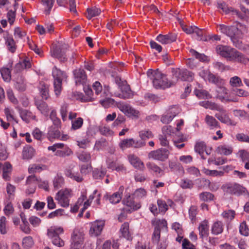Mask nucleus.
<instances>
[{
  "label": "nucleus",
  "instance_id": "f257e3e1",
  "mask_svg": "<svg viewBox=\"0 0 249 249\" xmlns=\"http://www.w3.org/2000/svg\"><path fill=\"white\" fill-rule=\"evenodd\" d=\"M217 28L221 33L231 38L235 46L238 47L239 46V43L238 39L242 37L243 33L238 27L219 24L217 25Z\"/></svg>",
  "mask_w": 249,
  "mask_h": 249
},
{
  "label": "nucleus",
  "instance_id": "f03ea898",
  "mask_svg": "<svg viewBox=\"0 0 249 249\" xmlns=\"http://www.w3.org/2000/svg\"><path fill=\"white\" fill-rule=\"evenodd\" d=\"M152 77L153 87L156 89H165L176 85V81L173 79L169 81L166 75L159 71L152 72Z\"/></svg>",
  "mask_w": 249,
  "mask_h": 249
},
{
  "label": "nucleus",
  "instance_id": "7ed1b4c3",
  "mask_svg": "<svg viewBox=\"0 0 249 249\" xmlns=\"http://www.w3.org/2000/svg\"><path fill=\"white\" fill-rule=\"evenodd\" d=\"M53 77V87L55 94L57 97L59 96L62 91V81L67 78L65 72L54 66L52 70Z\"/></svg>",
  "mask_w": 249,
  "mask_h": 249
},
{
  "label": "nucleus",
  "instance_id": "20e7f679",
  "mask_svg": "<svg viewBox=\"0 0 249 249\" xmlns=\"http://www.w3.org/2000/svg\"><path fill=\"white\" fill-rule=\"evenodd\" d=\"M222 188L227 194L249 196V193L247 189L236 183H226L222 186Z\"/></svg>",
  "mask_w": 249,
  "mask_h": 249
},
{
  "label": "nucleus",
  "instance_id": "39448f33",
  "mask_svg": "<svg viewBox=\"0 0 249 249\" xmlns=\"http://www.w3.org/2000/svg\"><path fill=\"white\" fill-rule=\"evenodd\" d=\"M172 72L173 81H176V84L179 80L192 81L194 78V73L186 69H173Z\"/></svg>",
  "mask_w": 249,
  "mask_h": 249
},
{
  "label": "nucleus",
  "instance_id": "423d86ee",
  "mask_svg": "<svg viewBox=\"0 0 249 249\" xmlns=\"http://www.w3.org/2000/svg\"><path fill=\"white\" fill-rule=\"evenodd\" d=\"M72 196L71 190L69 189H61L56 193L55 199L60 206L67 208L70 205V199Z\"/></svg>",
  "mask_w": 249,
  "mask_h": 249
},
{
  "label": "nucleus",
  "instance_id": "0eeeda50",
  "mask_svg": "<svg viewBox=\"0 0 249 249\" xmlns=\"http://www.w3.org/2000/svg\"><path fill=\"white\" fill-rule=\"evenodd\" d=\"M170 155L169 150L160 148L155 150H153L148 153V157L149 159H152L154 160L160 161H164L166 160Z\"/></svg>",
  "mask_w": 249,
  "mask_h": 249
},
{
  "label": "nucleus",
  "instance_id": "6e6552de",
  "mask_svg": "<svg viewBox=\"0 0 249 249\" xmlns=\"http://www.w3.org/2000/svg\"><path fill=\"white\" fill-rule=\"evenodd\" d=\"M124 187V186H120L118 191L111 194L107 192L103 196V200H108L110 203L112 204H116L119 203L122 200Z\"/></svg>",
  "mask_w": 249,
  "mask_h": 249
},
{
  "label": "nucleus",
  "instance_id": "1a4fd4ad",
  "mask_svg": "<svg viewBox=\"0 0 249 249\" xmlns=\"http://www.w3.org/2000/svg\"><path fill=\"white\" fill-rule=\"evenodd\" d=\"M235 49L228 45H218L215 48L216 53L221 56L231 61Z\"/></svg>",
  "mask_w": 249,
  "mask_h": 249
},
{
  "label": "nucleus",
  "instance_id": "9d476101",
  "mask_svg": "<svg viewBox=\"0 0 249 249\" xmlns=\"http://www.w3.org/2000/svg\"><path fill=\"white\" fill-rule=\"evenodd\" d=\"M123 204L129 208L127 211L131 213L132 211H137L141 208V202L132 195L126 196L122 201Z\"/></svg>",
  "mask_w": 249,
  "mask_h": 249
},
{
  "label": "nucleus",
  "instance_id": "9b49d317",
  "mask_svg": "<svg viewBox=\"0 0 249 249\" xmlns=\"http://www.w3.org/2000/svg\"><path fill=\"white\" fill-rule=\"evenodd\" d=\"M71 249H79L84 241V234L78 229H75L71 237Z\"/></svg>",
  "mask_w": 249,
  "mask_h": 249
},
{
  "label": "nucleus",
  "instance_id": "f8f14e48",
  "mask_svg": "<svg viewBox=\"0 0 249 249\" xmlns=\"http://www.w3.org/2000/svg\"><path fill=\"white\" fill-rule=\"evenodd\" d=\"M219 109L217 110L219 112L215 113V117L222 123L228 125L235 126L236 122L230 118L227 111L221 106Z\"/></svg>",
  "mask_w": 249,
  "mask_h": 249
},
{
  "label": "nucleus",
  "instance_id": "ddd939ff",
  "mask_svg": "<svg viewBox=\"0 0 249 249\" xmlns=\"http://www.w3.org/2000/svg\"><path fill=\"white\" fill-rule=\"evenodd\" d=\"M105 222L104 220H95L90 223L89 234L91 236L97 237L99 236L105 226Z\"/></svg>",
  "mask_w": 249,
  "mask_h": 249
},
{
  "label": "nucleus",
  "instance_id": "4468645a",
  "mask_svg": "<svg viewBox=\"0 0 249 249\" xmlns=\"http://www.w3.org/2000/svg\"><path fill=\"white\" fill-rule=\"evenodd\" d=\"M117 107L124 114L129 117L133 116L138 118L140 114L139 111L132 107L130 105L119 102L117 103Z\"/></svg>",
  "mask_w": 249,
  "mask_h": 249
},
{
  "label": "nucleus",
  "instance_id": "2eb2a0df",
  "mask_svg": "<svg viewBox=\"0 0 249 249\" xmlns=\"http://www.w3.org/2000/svg\"><path fill=\"white\" fill-rule=\"evenodd\" d=\"M228 89L224 87L218 88L216 90V97L221 102L226 103L229 102H236L238 101L236 98H230L228 94Z\"/></svg>",
  "mask_w": 249,
  "mask_h": 249
},
{
  "label": "nucleus",
  "instance_id": "dca6fc26",
  "mask_svg": "<svg viewBox=\"0 0 249 249\" xmlns=\"http://www.w3.org/2000/svg\"><path fill=\"white\" fill-rule=\"evenodd\" d=\"M177 35L175 33H169L166 35L159 34L156 40L162 44H170L176 41Z\"/></svg>",
  "mask_w": 249,
  "mask_h": 249
},
{
  "label": "nucleus",
  "instance_id": "f3484780",
  "mask_svg": "<svg viewBox=\"0 0 249 249\" xmlns=\"http://www.w3.org/2000/svg\"><path fill=\"white\" fill-rule=\"evenodd\" d=\"M127 159L129 163L134 168L141 171H144L145 169L144 163L137 156L134 154H129L127 156Z\"/></svg>",
  "mask_w": 249,
  "mask_h": 249
},
{
  "label": "nucleus",
  "instance_id": "a211bd4d",
  "mask_svg": "<svg viewBox=\"0 0 249 249\" xmlns=\"http://www.w3.org/2000/svg\"><path fill=\"white\" fill-rule=\"evenodd\" d=\"M84 90L85 94L77 93V98L82 102H90L94 99V95L92 89L89 87H84Z\"/></svg>",
  "mask_w": 249,
  "mask_h": 249
},
{
  "label": "nucleus",
  "instance_id": "6ab92c4d",
  "mask_svg": "<svg viewBox=\"0 0 249 249\" xmlns=\"http://www.w3.org/2000/svg\"><path fill=\"white\" fill-rule=\"evenodd\" d=\"M73 74L77 85L86 84L87 80V76L83 69L80 68L75 70L73 71Z\"/></svg>",
  "mask_w": 249,
  "mask_h": 249
},
{
  "label": "nucleus",
  "instance_id": "aec40b11",
  "mask_svg": "<svg viewBox=\"0 0 249 249\" xmlns=\"http://www.w3.org/2000/svg\"><path fill=\"white\" fill-rule=\"evenodd\" d=\"M107 167L112 171H116L119 173L125 172L126 169L124 164L117 160L111 161L108 160L107 161Z\"/></svg>",
  "mask_w": 249,
  "mask_h": 249
},
{
  "label": "nucleus",
  "instance_id": "412c9836",
  "mask_svg": "<svg viewBox=\"0 0 249 249\" xmlns=\"http://www.w3.org/2000/svg\"><path fill=\"white\" fill-rule=\"evenodd\" d=\"M63 228L61 226H52L47 229V235L49 239L54 238L64 233Z\"/></svg>",
  "mask_w": 249,
  "mask_h": 249
},
{
  "label": "nucleus",
  "instance_id": "4be33fe9",
  "mask_svg": "<svg viewBox=\"0 0 249 249\" xmlns=\"http://www.w3.org/2000/svg\"><path fill=\"white\" fill-rule=\"evenodd\" d=\"M4 39L5 44L8 51L12 53H14L16 52L17 46L13 36L7 34L4 36Z\"/></svg>",
  "mask_w": 249,
  "mask_h": 249
},
{
  "label": "nucleus",
  "instance_id": "5701e85b",
  "mask_svg": "<svg viewBox=\"0 0 249 249\" xmlns=\"http://www.w3.org/2000/svg\"><path fill=\"white\" fill-rule=\"evenodd\" d=\"M35 105L38 110L44 116H47L50 112V108L46 102L42 100H36Z\"/></svg>",
  "mask_w": 249,
  "mask_h": 249
},
{
  "label": "nucleus",
  "instance_id": "b1692460",
  "mask_svg": "<svg viewBox=\"0 0 249 249\" xmlns=\"http://www.w3.org/2000/svg\"><path fill=\"white\" fill-rule=\"evenodd\" d=\"M51 56L54 58L59 59L61 61H66L67 58L65 55L62 52V49L56 45H53L51 49Z\"/></svg>",
  "mask_w": 249,
  "mask_h": 249
},
{
  "label": "nucleus",
  "instance_id": "393cba45",
  "mask_svg": "<svg viewBox=\"0 0 249 249\" xmlns=\"http://www.w3.org/2000/svg\"><path fill=\"white\" fill-rule=\"evenodd\" d=\"M199 235L200 238L203 239L208 236L209 233V224L207 220L201 221L198 226Z\"/></svg>",
  "mask_w": 249,
  "mask_h": 249
},
{
  "label": "nucleus",
  "instance_id": "a878e982",
  "mask_svg": "<svg viewBox=\"0 0 249 249\" xmlns=\"http://www.w3.org/2000/svg\"><path fill=\"white\" fill-rule=\"evenodd\" d=\"M230 61L237 62L246 64L249 62V59L244 54L235 49Z\"/></svg>",
  "mask_w": 249,
  "mask_h": 249
},
{
  "label": "nucleus",
  "instance_id": "bb28decb",
  "mask_svg": "<svg viewBox=\"0 0 249 249\" xmlns=\"http://www.w3.org/2000/svg\"><path fill=\"white\" fill-rule=\"evenodd\" d=\"M205 122L210 129H214L220 127L218 122L212 116L207 115L205 118Z\"/></svg>",
  "mask_w": 249,
  "mask_h": 249
},
{
  "label": "nucleus",
  "instance_id": "cd10ccee",
  "mask_svg": "<svg viewBox=\"0 0 249 249\" xmlns=\"http://www.w3.org/2000/svg\"><path fill=\"white\" fill-rule=\"evenodd\" d=\"M146 166L149 171L155 174L157 177H161L164 174L163 171L154 163L149 162L146 163Z\"/></svg>",
  "mask_w": 249,
  "mask_h": 249
},
{
  "label": "nucleus",
  "instance_id": "c85d7f7f",
  "mask_svg": "<svg viewBox=\"0 0 249 249\" xmlns=\"http://www.w3.org/2000/svg\"><path fill=\"white\" fill-rule=\"evenodd\" d=\"M151 225L154 227V229L160 231L162 228L167 229V222L165 219L153 218L151 220Z\"/></svg>",
  "mask_w": 249,
  "mask_h": 249
},
{
  "label": "nucleus",
  "instance_id": "c756f323",
  "mask_svg": "<svg viewBox=\"0 0 249 249\" xmlns=\"http://www.w3.org/2000/svg\"><path fill=\"white\" fill-rule=\"evenodd\" d=\"M49 86L48 85L41 82L38 87L39 93L42 98L44 100H47L50 97Z\"/></svg>",
  "mask_w": 249,
  "mask_h": 249
},
{
  "label": "nucleus",
  "instance_id": "7c9ffc66",
  "mask_svg": "<svg viewBox=\"0 0 249 249\" xmlns=\"http://www.w3.org/2000/svg\"><path fill=\"white\" fill-rule=\"evenodd\" d=\"M120 232L122 237L128 240H132V237L129 231V225L128 222H124L121 225Z\"/></svg>",
  "mask_w": 249,
  "mask_h": 249
},
{
  "label": "nucleus",
  "instance_id": "2f4dec72",
  "mask_svg": "<svg viewBox=\"0 0 249 249\" xmlns=\"http://www.w3.org/2000/svg\"><path fill=\"white\" fill-rule=\"evenodd\" d=\"M122 93L120 94L119 97L124 99H130L133 97L134 94L131 90L129 86L126 84L120 88Z\"/></svg>",
  "mask_w": 249,
  "mask_h": 249
},
{
  "label": "nucleus",
  "instance_id": "473e14b6",
  "mask_svg": "<svg viewBox=\"0 0 249 249\" xmlns=\"http://www.w3.org/2000/svg\"><path fill=\"white\" fill-rule=\"evenodd\" d=\"M35 150L34 148L29 145L24 147L22 151V159L24 160H30L35 155Z\"/></svg>",
  "mask_w": 249,
  "mask_h": 249
},
{
  "label": "nucleus",
  "instance_id": "72a5a7b5",
  "mask_svg": "<svg viewBox=\"0 0 249 249\" xmlns=\"http://www.w3.org/2000/svg\"><path fill=\"white\" fill-rule=\"evenodd\" d=\"M61 137L60 132L59 130V128L51 126L48 130L47 133V137L50 141L53 139H58Z\"/></svg>",
  "mask_w": 249,
  "mask_h": 249
},
{
  "label": "nucleus",
  "instance_id": "f704fd0d",
  "mask_svg": "<svg viewBox=\"0 0 249 249\" xmlns=\"http://www.w3.org/2000/svg\"><path fill=\"white\" fill-rule=\"evenodd\" d=\"M224 230V225L222 222L216 221L213 223L211 227V232L214 235H218L221 233Z\"/></svg>",
  "mask_w": 249,
  "mask_h": 249
},
{
  "label": "nucleus",
  "instance_id": "c9c22d12",
  "mask_svg": "<svg viewBox=\"0 0 249 249\" xmlns=\"http://www.w3.org/2000/svg\"><path fill=\"white\" fill-rule=\"evenodd\" d=\"M54 2V0H40L41 4L43 6V12L46 15H50Z\"/></svg>",
  "mask_w": 249,
  "mask_h": 249
},
{
  "label": "nucleus",
  "instance_id": "e433bc0d",
  "mask_svg": "<svg viewBox=\"0 0 249 249\" xmlns=\"http://www.w3.org/2000/svg\"><path fill=\"white\" fill-rule=\"evenodd\" d=\"M92 88L96 95L101 94V97H106L108 96V91H104L102 92V86L99 81H95L92 85Z\"/></svg>",
  "mask_w": 249,
  "mask_h": 249
},
{
  "label": "nucleus",
  "instance_id": "4c0bfd02",
  "mask_svg": "<svg viewBox=\"0 0 249 249\" xmlns=\"http://www.w3.org/2000/svg\"><path fill=\"white\" fill-rule=\"evenodd\" d=\"M216 151L220 154L227 156L232 153L233 148L231 146L229 145H220L217 147Z\"/></svg>",
  "mask_w": 249,
  "mask_h": 249
},
{
  "label": "nucleus",
  "instance_id": "58836bf2",
  "mask_svg": "<svg viewBox=\"0 0 249 249\" xmlns=\"http://www.w3.org/2000/svg\"><path fill=\"white\" fill-rule=\"evenodd\" d=\"M12 170V167L11 164L6 162L3 165L2 167V177L5 180H9L10 178V174Z\"/></svg>",
  "mask_w": 249,
  "mask_h": 249
},
{
  "label": "nucleus",
  "instance_id": "ea45409f",
  "mask_svg": "<svg viewBox=\"0 0 249 249\" xmlns=\"http://www.w3.org/2000/svg\"><path fill=\"white\" fill-rule=\"evenodd\" d=\"M199 105L205 108H209L213 110H218L220 107V106L218 104L209 101H203L200 102Z\"/></svg>",
  "mask_w": 249,
  "mask_h": 249
},
{
  "label": "nucleus",
  "instance_id": "a19ab883",
  "mask_svg": "<svg viewBox=\"0 0 249 249\" xmlns=\"http://www.w3.org/2000/svg\"><path fill=\"white\" fill-rule=\"evenodd\" d=\"M207 145L205 142L201 141L197 142H196L195 146V150L196 152L198 153L201 156V157L203 158V154L205 151L208 154L207 151H206Z\"/></svg>",
  "mask_w": 249,
  "mask_h": 249
},
{
  "label": "nucleus",
  "instance_id": "79ce46f5",
  "mask_svg": "<svg viewBox=\"0 0 249 249\" xmlns=\"http://www.w3.org/2000/svg\"><path fill=\"white\" fill-rule=\"evenodd\" d=\"M20 116L21 119L25 122L28 123L31 120H35L36 116L28 110H23L20 112Z\"/></svg>",
  "mask_w": 249,
  "mask_h": 249
},
{
  "label": "nucleus",
  "instance_id": "37998d69",
  "mask_svg": "<svg viewBox=\"0 0 249 249\" xmlns=\"http://www.w3.org/2000/svg\"><path fill=\"white\" fill-rule=\"evenodd\" d=\"M77 157L82 162H89L91 161V154L89 152L82 151L77 153Z\"/></svg>",
  "mask_w": 249,
  "mask_h": 249
},
{
  "label": "nucleus",
  "instance_id": "c03bdc74",
  "mask_svg": "<svg viewBox=\"0 0 249 249\" xmlns=\"http://www.w3.org/2000/svg\"><path fill=\"white\" fill-rule=\"evenodd\" d=\"M4 114L6 117L8 122H15L16 124L18 123L17 118L15 116L14 111L9 107H6L4 109Z\"/></svg>",
  "mask_w": 249,
  "mask_h": 249
},
{
  "label": "nucleus",
  "instance_id": "a18cd8bd",
  "mask_svg": "<svg viewBox=\"0 0 249 249\" xmlns=\"http://www.w3.org/2000/svg\"><path fill=\"white\" fill-rule=\"evenodd\" d=\"M45 166L42 164H32L29 166L28 171L30 174L40 173L45 169Z\"/></svg>",
  "mask_w": 249,
  "mask_h": 249
},
{
  "label": "nucleus",
  "instance_id": "49530a36",
  "mask_svg": "<svg viewBox=\"0 0 249 249\" xmlns=\"http://www.w3.org/2000/svg\"><path fill=\"white\" fill-rule=\"evenodd\" d=\"M194 93L200 99H208L212 98L209 93L204 89H196L194 90Z\"/></svg>",
  "mask_w": 249,
  "mask_h": 249
},
{
  "label": "nucleus",
  "instance_id": "de8ad7c7",
  "mask_svg": "<svg viewBox=\"0 0 249 249\" xmlns=\"http://www.w3.org/2000/svg\"><path fill=\"white\" fill-rule=\"evenodd\" d=\"M11 69L6 67H2L0 70V72L3 80L6 82H9L11 79Z\"/></svg>",
  "mask_w": 249,
  "mask_h": 249
},
{
  "label": "nucleus",
  "instance_id": "09e8293b",
  "mask_svg": "<svg viewBox=\"0 0 249 249\" xmlns=\"http://www.w3.org/2000/svg\"><path fill=\"white\" fill-rule=\"evenodd\" d=\"M84 124V120L82 117H78L74 120L71 121V129L76 130L80 129Z\"/></svg>",
  "mask_w": 249,
  "mask_h": 249
},
{
  "label": "nucleus",
  "instance_id": "8fccbe9b",
  "mask_svg": "<svg viewBox=\"0 0 249 249\" xmlns=\"http://www.w3.org/2000/svg\"><path fill=\"white\" fill-rule=\"evenodd\" d=\"M108 142L105 139L101 138L95 142L93 149L96 151L103 149L107 146Z\"/></svg>",
  "mask_w": 249,
  "mask_h": 249
},
{
  "label": "nucleus",
  "instance_id": "3c124183",
  "mask_svg": "<svg viewBox=\"0 0 249 249\" xmlns=\"http://www.w3.org/2000/svg\"><path fill=\"white\" fill-rule=\"evenodd\" d=\"M133 138L125 139L122 140L119 143V146L124 150L126 148L132 147Z\"/></svg>",
  "mask_w": 249,
  "mask_h": 249
},
{
  "label": "nucleus",
  "instance_id": "603ef678",
  "mask_svg": "<svg viewBox=\"0 0 249 249\" xmlns=\"http://www.w3.org/2000/svg\"><path fill=\"white\" fill-rule=\"evenodd\" d=\"M106 169L96 168L93 171V178L95 179H102L106 176Z\"/></svg>",
  "mask_w": 249,
  "mask_h": 249
},
{
  "label": "nucleus",
  "instance_id": "864d4df0",
  "mask_svg": "<svg viewBox=\"0 0 249 249\" xmlns=\"http://www.w3.org/2000/svg\"><path fill=\"white\" fill-rule=\"evenodd\" d=\"M199 199L204 202H210L213 200L214 196L211 193L204 192L199 195Z\"/></svg>",
  "mask_w": 249,
  "mask_h": 249
},
{
  "label": "nucleus",
  "instance_id": "5fc2aeb1",
  "mask_svg": "<svg viewBox=\"0 0 249 249\" xmlns=\"http://www.w3.org/2000/svg\"><path fill=\"white\" fill-rule=\"evenodd\" d=\"M87 18L89 19H91L93 17H96L100 15L101 12V10L96 7H93L89 8H88L87 10Z\"/></svg>",
  "mask_w": 249,
  "mask_h": 249
},
{
  "label": "nucleus",
  "instance_id": "6e6d98bb",
  "mask_svg": "<svg viewBox=\"0 0 249 249\" xmlns=\"http://www.w3.org/2000/svg\"><path fill=\"white\" fill-rule=\"evenodd\" d=\"M15 88L19 91H24L26 90V85L25 81L21 77L19 80H17L14 84Z\"/></svg>",
  "mask_w": 249,
  "mask_h": 249
},
{
  "label": "nucleus",
  "instance_id": "4d7b16f0",
  "mask_svg": "<svg viewBox=\"0 0 249 249\" xmlns=\"http://www.w3.org/2000/svg\"><path fill=\"white\" fill-rule=\"evenodd\" d=\"M139 136L141 140L144 142V141L152 138L154 137V135L151 131L149 130H142L139 132Z\"/></svg>",
  "mask_w": 249,
  "mask_h": 249
},
{
  "label": "nucleus",
  "instance_id": "13d9d810",
  "mask_svg": "<svg viewBox=\"0 0 249 249\" xmlns=\"http://www.w3.org/2000/svg\"><path fill=\"white\" fill-rule=\"evenodd\" d=\"M235 214L234 210H228L223 211L221 213V216L225 220L231 221L234 219Z\"/></svg>",
  "mask_w": 249,
  "mask_h": 249
},
{
  "label": "nucleus",
  "instance_id": "bf43d9fd",
  "mask_svg": "<svg viewBox=\"0 0 249 249\" xmlns=\"http://www.w3.org/2000/svg\"><path fill=\"white\" fill-rule=\"evenodd\" d=\"M179 185L182 189H192L194 185V183L192 180L183 178L181 179Z\"/></svg>",
  "mask_w": 249,
  "mask_h": 249
},
{
  "label": "nucleus",
  "instance_id": "052dcab7",
  "mask_svg": "<svg viewBox=\"0 0 249 249\" xmlns=\"http://www.w3.org/2000/svg\"><path fill=\"white\" fill-rule=\"evenodd\" d=\"M40 181V178L35 175H31L27 178L26 183L28 185L36 186Z\"/></svg>",
  "mask_w": 249,
  "mask_h": 249
},
{
  "label": "nucleus",
  "instance_id": "680f3d73",
  "mask_svg": "<svg viewBox=\"0 0 249 249\" xmlns=\"http://www.w3.org/2000/svg\"><path fill=\"white\" fill-rule=\"evenodd\" d=\"M229 84L232 87L236 88L243 86V83L241 78L237 76L231 77L230 79Z\"/></svg>",
  "mask_w": 249,
  "mask_h": 249
},
{
  "label": "nucleus",
  "instance_id": "e2e57ef3",
  "mask_svg": "<svg viewBox=\"0 0 249 249\" xmlns=\"http://www.w3.org/2000/svg\"><path fill=\"white\" fill-rule=\"evenodd\" d=\"M146 195V191L142 188L136 189L133 194V196L136 198V199H138L139 200L142 198L145 197Z\"/></svg>",
  "mask_w": 249,
  "mask_h": 249
},
{
  "label": "nucleus",
  "instance_id": "0e129e2a",
  "mask_svg": "<svg viewBox=\"0 0 249 249\" xmlns=\"http://www.w3.org/2000/svg\"><path fill=\"white\" fill-rule=\"evenodd\" d=\"M190 53L191 54L195 57L197 59H198L202 62H206L208 61V57L203 53H200L194 49H191Z\"/></svg>",
  "mask_w": 249,
  "mask_h": 249
},
{
  "label": "nucleus",
  "instance_id": "69168bd1",
  "mask_svg": "<svg viewBox=\"0 0 249 249\" xmlns=\"http://www.w3.org/2000/svg\"><path fill=\"white\" fill-rule=\"evenodd\" d=\"M34 245V242L32 237L30 236L24 237L22 240V246L24 248L29 249Z\"/></svg>",
  "mask_w": 249,
  "mask_h": 249
},
{
  "label": "nucleus",
  "instance_id": "338daca9",
  "mask_svg": "<svg viewBox=\"0 0 249 249\" xmlns=\"http://www.w3.org/2000/svg\"><path fill=\"white\" fill-rule=\"evenodd\" d=\"M166 112L174 118L180 113V109L177 106H172L168 108Z\"/></svg>",
  "mask_w": 249,
  "mask_h": 249
},
{
  "label": "nucleus",
  "instance_id": "774afa93",
  "mask_svg": "<svg viewBox=\"0 0 249 249\" xmlns=\"http://www.w3.org/2000/svg\"><path fill=\"white\" fill-rule=\"evenodd\" d=\"M99 103L105 108H108L115 104V100L110 98H107L103 100H100Z\"/></svg>",
  "mask_w": 249,
  "mask_h": 249
}]
</instances>
